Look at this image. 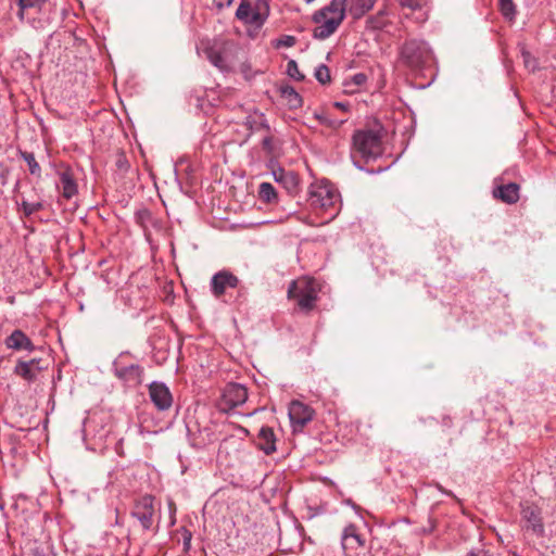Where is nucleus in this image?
Segmentation results:
<instances>
[{"instance_id": "40", "label": "nucleus", "mask_w": 556, "mask_h": 556, "mask_svg": "<svg viewBox=\"0 0 556 556\" xmlns=\"http://www.w3.org/2000/svg\"><path fill=\"white\" fill-rule=\"evenodd\" d=\"M295 42H296L295 37L287 35V36H283L280 39H278L276 46L277 47L282 46V47L290 48V47H293L295 45Z\"/></svg>"}, {"instance_id": "8", "label": "nucleus", "mask_w": 556, "mask_h": 556, "mask_svg": "<svg viewBox=\"0 0 556 556\" xmlns=\"http://www.w3.org/2000/svg\"><path fill=\"white\" fill-rule=\"evenodd\" d=\"M314 409L300 402L292 401L289 406V418L294 431L302 430L314 417Z\"/></svg>"}, {"instance_id": "33", "label": "nucleus", "mask_w": 556, "mask_h": 556, "mask_svg": "<svg viewBox=\"0 0 556 556\" xmlns=\"http://www.w3.org/2000/svg\"><path fill=\"white\" fill-rule=\"evenodd\" d=\"M22 157L27 163V165L29 167V173L31 175L40 176L41 169H40V166H39V164L37 163V161L35 159V155L33 153H29V152H23L22 153Z\"/></svg>"}, {"instance_id": "17", "label": "nucleus", "mask_w": 556, "mask_h": 556, "mask_svg": "<svg viewBox=\"0 0 556 556\" xmlns=\"http://www.w3.org/2000/svg\"><path fill=\"white\" fill-rule=\"evenodd\" d=\"M5 345L10 350H26L33 352L35 345L31 340L20 329L14 330L7 339Z\"/></svg>"}, {"instance_id": "1", "label": "nucleus", "mask_w": 556, "mask_h": 556, "mask_svg": "<svg viewBox=\"0 0 556 556\" xmlns=\"http://www.w3.org/2000/svg\"><path fill=\"white\" fill-rule=\"evenodd\" d=\"M352 143L351 157L354 165L359 169L364 167L358 163L357 157L365 163H369L380 157L383 153L382 135L379 130H356L353 135Z\"/></svg>"}, {"instance_id": "27", "label": "nucleus", "mask_w": 556, "mask_h": 556, "mask_svg": "<svg viewBox=\"0 0 556 556\" xmlns=\"http://www.w3.org/2000/svg\"><path fill=\"white\" fill-rule=\"evenodd\" d=\"M258 198L265 203H276L278 195L274 186L269 182H262L258 187Z\"/></svg>"}, {"instance_id": "5", "label": "nucleus", "mask_w": 556, "mask_h": 556, "mask_svg": "<svg viewBox=\"0 0 556 556\" xmlns=\"http://www.w3.org/2000/svg\"><path fill=\"white\" fill-rule=\"evenodd\" d=\"M308 200L313 207L328 210L339 201L338 192L328 184L312 185Z\"/></svg>"}, {"instance_id": "19", "label": "nucleus", "mask_w": 556, "mask_h": 556, "mask_svg": "<svg viewBox=\"0 0 556 556\" xmlns=\"http://www.w3.org/2000/svg\"><path fill=\"white\" fill-rule=\"evenodd\" d=\"M257 446L262 450L266 455H270L276 452V437L273 428L270 427H262L258 432V442Z\"/></svg>"}, {"instance_id": "14", "label": "nucleus", "mask_w": 556, "mask_h": 556, "mask_svg": "<svg viewBox=\"0 0 556 556\" xmlns=\"http://www.w3.org/2000/svg\"><path fill=\"white\" fill-rule=\"evenodd\" d=\"M521 519L525 522V528L531 530L536 535L544 533V526L541 518L540 510L534 506H523L521 509Z\"/></svg>"}, {"instance_id": "26", "label": "nucleus", "mask_w": 556, "mask_h": 556, "mask_svg": "<svg viewBox=\"0 0 556 556\" xmlns=\"http://www.w3.org/2000/svg\"><path fill=\"white\" fill-rule=\"evenodd\" d=\"M367 81V75L364 73H356L350 79L344 81V91L346 93H355L359 87L364 86Z\"/></svg>"}, {"instance_id": "28", "label": "nucleus", "mask_w": 556, "mask_h": 556, "mask_svg": "<svg viewBox=\"0 0 556 556\" xmlns=\"http://www.w3.org/2000/svg\"><path fill=\"white\" fill-rule=\"evenodd\" d=\"M281 96L287 99L289 106L298 109L302 105V99L295 89L289 85L280 88Z\"/></svg>"}, {"instance_id": "13", "label": "nucleus", "mask_w": 556, "mask_h": 556, "mask_svg": "<svg viewBox=\"0 0 556 556\" xmlns=\"http://www.w3.org/2000/svg\"><path fill=\"white\" fill-rule=\"evenodd\" d=\"M40 358H31L29 361H18L15 365L14 372L27 381L36 379L38 372L47 368L48 365H42Z\"/></svg>"}, {"instance_id": "4", "label": "nucleus", "mask_w": 556, "mask_h": 556, "mask_svg": "<svg viewBox=\"0 0 556 556\" xmlns=\"http://www.w3.org/2000/svg\"><path fill=\"white\" fill-rule=\"evenodd\" d=\"M155 498L146 494L134 502L130 516L136 519L143 531H150L153 528L155 516Z\"/></svg>"}, {"instance_id": "16", "label": "nucleus", "mask_w": 556, "mask_h": 556, "mask_svg": "<svg viewBox=\"0 0 556 556\" xmlns=\"http://www.w3.org/2000/svg\"><path fill=\"white\" fill-rule=\"evenodd\" d=\"M520 187L516 182L503 184L494 188L493 195L507 204H515L519 200Z\"/></svg>"}, {"instance_id": "21", "label": "nucleus", "mask_w": 556, "mask_h": 556, "mask_svg": "<svg viewBox=\"0 0 556 556\" xmlns=\"http://www.w3.org/2000/svg\"><path fill=\"white\" fill-rule=\"evenodd\" d=\"M244 125L251 132L270 131V127L263 113L255 112L254 114L248 115Z\"/></svg>"}, {"instance_id": "25", "label": "nucleus", "mask_w": 556, "mask_h": 556, "mask_svg": "<svg viewBox=\"0 0 556 556\" xmlns=\"http://www.w3.org/2000/svg\"><path fill=\"white\" fill-rule=\"evenodd\" d=\"M60 185L62 188V195L66 199H72L78 191L77 184L75 182L70 172L60 174Z\"/></svg>"}, {"instance_id": "34", "label": "nucleus", "mask_w": 556, "mask_h": 556, "mask_svg": "<svg viewBox=\"0 0 556 556\" xmlns=\"http://www.w3.org/2000/svg\"><path fill=\"white\" fill-rule=\"evenodd\" d=\"M251 11H252L251 4L248 1L242 0L241 3L239 4L237 11H236V17L238 20L247 23V21L249 20Z\"/></svg>"}, {"instance_id": "24", "label": "nucleus", "mask_w": 556, "mask_h": 556, "mask_svg": "<svg viewBox=\"0 0 556 556\" xmlns=\"http://www.w3.org/2000/svg\"><path fill=\"white\" fill-rule=\"evenodd\" d=\"M376 3V0H351L349 12L355 20L363 17L369 12Z\"/></svg>"}, {"instance_id": "35", "label": "nucleus", "mask_w": 556, "mask_h": 556, "mask_svg": "<svg viewBox=\"0 0 556 556\" xmlns=\"http://www.w3.org/2000/svg\"><path fill=\"white\" fill-rule=\"evenodd\" d=\"M521 56L526 68L530 72H534L539 67L538 60L527 50L521 51Z\"/></svg>"}, {"instance_id": "43", "label": "nucleus", "mask_w": 556, "mask_h": 556, "mask_svg": "<svg viewBox=\"0 0 556 556\" xmlns=\"http://www.w3.org/2000/svg\"><path fill=\"white\" fill-rule=\"evenodd\" d=\"M233 0H213L214 5L218 10H223L224 8L230 7Z\"/></svg>"}, {"instance_id": "20", "label": "nucleus", "mask_w": 556, "mask_h": 556, "mask_svg": "<svg viewBox=\"0 0 556 556\" xmlns=\"http://www.w3.org/2000/svg\"><path fill=\"white\" fill-rule=\"evenodd\" d=\"M217 441L216 433L210 427H204L199 430L197 435L191 438V445L195 448L202 450Z\"/></svg>"}, {"instance_id": "37", "label": "nucleus", "mask_w": 556, "mask_h": 556, "mask_svg": "<svg viewBox=\"0 0 556 556\" xmlns=\"http://www.w3.org/2000/svg\"><path fill=\"white\" fill-rule=\"evenodd\" d=\"M262 148L269 155H274L276 153L275 140L274 137L269 135V132H266L262 140Z\"/></svg>"}, {"instance_id": "15", "label": "nucleus", "mask_w": 556, "mask_h": 556, "mask_svg": "<svg viewBox=\"0 0 556 556\" xmlns=\"http://www.w3.org/2000/svg\"><path fill=\"white\" fill-rule=\"evenodd\" d=\"M271 175L276 182L280 184L289 193L296 191L299 186V176L292 170H286L282 167H274L270 162Z\"/></svg>"}, {"instance_id": "41", "label": "nucleus", "mask_w": 556, "mask_h": 556, "mask_svg": "<svg viewBox=\"0 0 556 556\" xmlns=\"http://www.w3.org/2000/svg\"><path fill=\"white\" fill-rule=\"evenodd\" d=\"M384 15L383 11H380L376 16L370 18V23L374 28H382L384 26V21L382 20Z\"/></svg>"}, {"instance_id": "11", "label": "nucleus", "mask_w": 556, "mask_h": 556, "mask_svg": "<svg viewBox=\"0 0 556 556\" xmlns=\"http://www.w3.org/2000/svg\"><path fill=\"white\" fill-rule=\"evenodd\" d=\"M238 283L239 279L237 276L228 270H220L211 279V291L216 298H219L226 292V289L237 288Z\"/></svg>"}, {"instance_id": "10", "label": "nucleus", "mask_w": 556, "mask_h": 556, "mask_svg": "<svg viewBox=\"0 0 556 556\" xmlns=\"http://www.w3.org/2000/svg\"><path fill=\"white\" fill-rule=\"evenodd\" d=\"M345 11L346 0H331L328 5L314 13L313 21L315 23H321V21L328 17V14H331L329 18L342 23L345 17Z\"/></svg>"}, {"instance_id": "38", "label": "nucleus", "mask_w": 556, "mask_h": 556, "mask_svg": "<svg viewBox=\"0 0 556 556\" xmlns=\"http://www.w3.org/2000/svg\"><path fill=\"white\" fill-rule=\"evenodd\" d=\"M426 0H397L402 8H407L409 10H417L422 7Z\"/></svg>"}, {"instance_id": "22", "label": "nucleus", "mask_w": 556, "mask_h": 556, "mask_svg": "<svg viewBox=\"0 0 556 556\" xmlns=\"http://www.w3.org/2000/svg\"><path fill=\"white\" fill-rule=\"evenodd\" d=\"M317 27H315L313 31V37L315 39L324 40L330 37L341 25L338 21L326 17L321 23H319Z\"/></svg>"}, {"instance_id": "12", "label": "nucleus", "mask_w": 556, "mask_h": 556, "mask_svg": "<svg viewBox=\"0 0 556 556\" xmlns=\"http://www.w3.org/2000/svg\"><path fill=\"white\" fill-rule=\"evenodd\" d=\"M365 541L357 532L356 526L351 523L343 529L341 545L346 556H352V554L363 547Z\"/></svg>"}, {"instance_id": "46", "label": "nucleus", "mask_w": 556, "mask_h": 556, "mask_svg": "<svg viewBox=\"0 0 556 556\" xmlns=\"http://www.w3.org/2000/svg\"><path fill=\"white\" fill-rule=\"evenodd\" d=\"M333 105L340 110H348L349 103L345 102H334Z\"/></svg>"}, {"instance_id": "42", "label": "nucleus", "mask_w": 556, "mask_h": 556, "mask_svg": "<svg viewBox=\"0 0 556 556\" xmlns=\"http://www.w3.org/2000/svg\"><path fill=\"white\" fill-rule=\"evenodd\" d=\"M30 556H50L43 546H35L30 549Z\"/></svg>"}, {"instance_id": "18", "label": "nucleus", "mask_w": 556, "mask_h": 556, "mask_svg": "<svg viewBox=\"0 0 556 556\" xmlns=\"http://www.w3.org/2000/svg\"><path fill=\"white\" fill-rule=\"evenodd\" d=\"M226 48L225 47H216L211 46L205 48L204 53L207 58V60L218 70L222 72H228L230 70V63L228 62L226 55Z\"/></svg>"}, {"instance_id": "45", "label": "nucleus", "mask_w": 556, "mask_h": 556, "mask_svg": "<svg viewBox=\"0 0 556 556\" xmlns=\"http://www.w3.org/2000/svg\"><path fill=\"white\" fill-rule=\"evenodd\" d=\"M168 508H169V511L172 514V525H174L175 523L174 515L176 513V505H175V503L173 501L168 502Z\"/></svg>"}, {"instance_id": "39", "label": "nucleus", "mask_w": 556, "mask_h": 556, "mask_svg": "<svg viewBox=\"0 0 556 556\" xmlns=\"http://www.w3.org/2000/svg\"><path fill=\"white\" fill-rule=\"evenodd\" d=\"M265 20H266V16L262 15L260 12L251 11L249 20L247 21L245 24L261 26V25H263Z\"/></svg>"}, {"instance_id": "9", "label": "nucleus", "mask_w": 556, "mask_h": 556, "mask_svg": "<svg viewBox=\"0 0 556 556\" xmlns=\"http://www.w3.org/2000/svg\"><path fill=\"white\" fill-rule=\"evenodd\" d=\"M149 396L159 410H167L173 404L172 393L163 382H151L149 386Z\"/></svg>"}, {"instance_id": "36", "label": "nucleus", "mask_w": 556, "mask_h": 556, "mask_svg": "<svg viewBox=\"0 0 556 556\" xmlns=\"http://www.w3.org/2000/svg\"><path fill=\"white\" fill-rule=\"evenodd\" d=\"M287 74L298 81H302L304 79V75L300 72L298 63L294 60H290L287 63Z\"/></svg>"}, {"instance_id": "32", "label": "nucleus", "mask_w": 556, "mask_h": 556, "mask_svg": "<svg viewBox=\"0 0 556 556\" xmlns=\"http://www.w3.org/2000/svg\"><path fill=\"white\" fill-rule=\"evenodd\" d=\"M21 208L26 217L43 208V203L40 201L29 202L25 199L21 202Z\"/></svg>"}, {"instance_id": "44", "label": "nucleus", "mask_w": 556, "mask_h": 556, "mask_svg": "<svg viewBox=\"0 0 556 556\" xmlns=\"http://www.w3.org/2000/svg\"><path fill=\"white\" fill-rule=\"evenodd\" d=\"M466 556H491L485 549L479 548L469 552Z\"/></svg>"}, {"instance_id": "23", "label": "nucleus", "mask_w": 556, "mask_h": 556, "mask_svg": "<svg viewBox=\"0 0 556 556\" xmlns=\"http://www.w3.org/2000/svg\"><path fill=\"white\" fill-rule=\"evenodd\" d=\"M49 0H15L18 10L16 12L17 18L23 22L28 10L41 11Z\"/></svg>"}, {"instance_id": "47", "label": "nucleus", "mask_w": 556, "mask_h": 556, "mask_svg": "<svg viewBox=\"0 0 556 556\" xmlns=\"http://www.w3.org/2000/svg\"><path fill=\"white\" fill-rule=\"evenodd\" d=\"M190 540H191V533H190V532H188V536H187V538H185V545H186V546H189V544H190Z\"/></svg>"}, {"instance_id": "2", "label": "nucleus", "mask_w": 556, "mask_h": 556, "mask_svg": "<svg viewBox=\"0 0 556 556\" xmlns=\"http://www.w3.org/2000/svg\"><path fill=\"white\" fill-rule=\"evenodd\" d=\"M319 287L315 279L301 277L292 281L288 288V298L295 300L298 307L303 312L315 308L318 300Z\"/></svg>"}, {"instance_id": "31", "label": "nucleus", "mask_w": 556, "mask_h": 556, "mask_svg": "<svg viewBox=\"0 0 556 556\" xmlns=\"http://www.w3.org/2000/svg\"><path fill=\"white\" fill-rule=\"evenodd\" d=\"M314 76L321 85L329 84L331 81L330 70L327 65L320 64L315 68Z\"/></svg>"}, {"instance_id": "3", "label": "nucleus", "mask_w": 556, "mask_h": 556, "mask_svg": "<svg viewBox=\"0 0 556 556\" xmlns=\"http://www.w3.org/2000/svg\"><path fill=\"white\" fill-rule=\"evenodd\" d=\"M402 61L413 70H419L429 65L433 60V53L424 40H408L401 49Z\"/></svg>"}, {"instance_id": "7", "label": "nucleus", "mask_w": 556, "mask_h": 556, "mask_svg": "<svg viewBox=\"0 0 556 556\" xmlns=\"http://www.w3.org/2000/svg\"><path fill=\"white\" fill-rule=\"evenodd\" d=\"M248 400V390L240 383H228L222 394V409L230 410L244 404Z\"/></svg>"}, {"instance_id": "29", "label": "nucleus", "mask_w": 556, "mask_h": 556, "mask_svg": "<svg viewBox=\"0 0 556 556\" xmlns=\"http://www.w3.org/2000/svg\"><path fill=\"white\" fill-rule=\"evenodd\" d=\"M314 117L319 121L321 125L329 128L337 129L345 122V119L330 118L326 112H315Z\"/></svg>"}, {"instance_id": "6", "label": "nucleus", "mask_w": 556, "mask_h": 556, "mask_svg": "<svg viewBox=\"0 0 556 556\" xmlns=\"http://www.w3.org/2000/svg\"><path fill=\"white\" fill-rule=\"evenodd\" d=\"M113 371L115 377L128 387H137L142 383L143 368L138 364H123L122 355L114 361Z\"/></svg>"}, {"instance_id": "30", "label": "nucleus", "mask_w": 556, "mask_h": 556, "mask_svg": "<svg viewBox=\"0 0 556 556\" xmlns=\"http://www.w3.org/2000/svg\"><path fill=\"white\" fill-rule=\"evenodd\" d=\"M500 10L505 18L513 21L516 16V7L513 0H498Z\"/></svg>"}]
</instances>
